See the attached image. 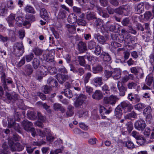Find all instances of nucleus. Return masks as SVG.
Masks as SVG:
<instances>
[{"label": "nucleus", "mask_w": 154, "mask_h": 154, "mask_svg": "<svg viewBox=\"0 0 154 154\" xmlns=\"http://www.w3.org/2000/svg\"><path fill=\"white\" fill-rule=\"evenodd\" d=\"M85 85V89L86 92L88 94H89L90 95L93 92V88L89 86H86V85Z\"/></svg>", "instance_id": "obj_59"}, {"label": "nucleus", "mask_w": 154, "mask_h": 154, "mask_svg": "<svg viewBox=\"0 0 154 154\" xmlns=\"http://www.w3.org/2000/svg\"><path fill=\"white\" fill-rule=\"evenodd\" d=\"M144 11V4L143 2L139 4L135 9V12L137 14L142 13Z\"/></svg>", "instance_id": "obj_21"}, {"label": "nucleus", "mask_w": 154, "mask_h": 154, "mask_svg": "<svg viewBox=\"0 0 154 154\" xmlns=\"http://www.w3.org/2000/svg\"><path fill=\"white\" fill-rule=\"evenodd\" d=\"M102 91L105 95H109L110 94L109 87L106 84H105L102 87Z\"/></svg>", "instance_id": "obj_32"}, {"label": "nucleus", "mask_w": 154, "mask_h": 154, "mask_svg": "<svg viewBox=\"0 0 154 154\" xmlns=\"http://www.w3.org/2000/svg\"><path fill=\"white\" fill-rule=\"evenodd\" d=\"M119 28V25H112L110 26L109 29L110 31L115 32H118Z\"/></svg>", "instance_id": "obj_50"}, {"label": "nucleus", "mask_w": 154, "mask_h": 154, "mask_svg": "<svg viewBox=\"0 0 154 154\" xmlns=\"http://www.w3.org/2000/svg\"><path fill=\"white\" fill-rule=\"evenodd\" d=\"M24 10L26 12L32 14H35V11L34 10V8L30 5H27L24 8Z\"/></svg>", "instance_id": "obj_38"}, {"label": "nucleus", "mask_w": 154, "mask_h": 154, "mask_svg": "<svg viewBox=\"0 0 154 154\" xmlns=\"http://www.w3.org/2000/svg\"><path fill=\"white\" fill-rule=\"evenodd\" d=\"M85 56L78 57L79 64L82 66H84L85 65L86 62L85 59Z\"/></svg>", "instance_id": "obj_34"}, {"label": "nucleus", "mask_w": 154, "mask_h": 154, "mask_svg": "<svg viewBox=\"0 0 154 154\" xmlns=\"http://www.w3.org/2000/svg\"><path fill=\"white\" fill-rule=\"evenodd\" d=\"M25 19L29 21L31 23L35 20V16L31 14H26L25 16Z\"/></svg>", "instance_id": "obj_43"}, {"label": "nucleus", "mask_w": 154, "mask_h": 154, "mask_svg": "<svg viewBox=\"0 0 154 154\" xmlns=\"http://www.w3.org/2000/svg\"><path fill=\"white\" fill-rule=\"evenodd\" d=\"M66 12L62 9H60L58 14V17L60 19H63L66 17Z\"/></svg>", "instance_id": "obj_52"}, {"label": "nucleus", "mask_w": 154, "mask_h": 154, "mask_svg": "<svg viewBox=\"0 0 154 154\" xmlns=\"http://www.w3.org/2000/svg\"><path fill=\"white\" fill-rule=\"evenodd\" d=\"M100 57L102 58L104 61L109 62L111 60V59L109 55L104 52L103 51L100 55Z\"/></svg>", "instance_id": "obj_23"}, {"label": "nucleus", "mask_w": 154, "mask_h": 154, "mask_svg": "<svg viewBox=\"0 0 154 154\" xmlns=\"http://www.w3.org/2000/svg\"><path fill=\"white\" fill-rule=\"evenodd\" d=\"M87 98L86 96L83 94L79 95L78 98L75 101L74 106L76 108H84L86 106L85 101Z\"/></svg>", "instance_id": "obj_2"}, {"label": "nucleus", "mask_w": 154, "mask_h": 154, "mask_svg": "<svg viewBox=\"0 0 154 154\" xmlns=\"http://www.w3.org/2000/svg\"><path fill=\"white\" fill-rule=\"evenodd\" d=\"M77 16L73 13L69 14L68 17V20L70 23H76L77 19Z\"/></svg>", "instance_id": "obj_22"}, {"label": "nucleus", "mask_w": 154, "mask_h": 154, "mask_svg": "<svg viewBox=\"0 0 154 154\" xmlns=\"http://www.w3.org/2000/svg\"><path fill=\"white\" fill-rule=\"evenodd\" d=\"M102 48L99 45H97V46L95 48V50L94 51V53L97 56H98L100 55L101 52Z\"/></svg>", "instance_id": "obj_54"}, {"label": "nucleus", "mask_w": 154, "mask_h": 154, "mask_svg": "<svg viewBox=\"0 0 154 154\" xmlns=\"http://www.w3.org/2000/svg\"><path fill=\"white\" fill-rule=\"evenodd\" d=\"M47 83L50 87H57L58 85L57 80L52 77H50L48 79Z\"/></svg>", "instance_id": "obj_12"}, {"label": "nucleus", "mask_w": 154, "mask_h": 154, "mask_svg": "<svg viewBox=\"0 0 154 154\" xmlns=\"http://www.w3.org/2000/svg\"><path fill=\"white\" fill-rule=\"evenodd\" d=\"M8 128H11L14 127L15 122L12 119H8Z\"/></svg>", "instance_id": "obj_58"}, {"label": "nucleus", "mask_w": 154, "mask_h": 154, "mask_svg": "<svg viewBox=\"0 0 154 154\" xmlns=\"http://www.w3.org/2000/svg\"><path fill=\"white\" fill-rule=\"evenodd\" d=\"M27 115L28 118L31 120L35 119L37 117L36 114L32 111H30L28 112L27 113Z\"/></svg>", "instance_id": "obj_48"}, {"label": "nucleus", "mask_w": 154, "mask_h": 154, "mask_svg": "<svg viewBox=\"0 0 154 154\" xmlns=\"http://www.w3.org/2000/svg\"><path fill=\"white\" fill-rule=\"evenodd\" d=\"M115 115L116 117L120 119L122 116V110L119 106L115 109Z\"/></svg>", "instance_id": "obj_28"}, {"label": "nucleus", "mask_w": 154, "mask_h": 154, "mask_svg": "<svg viewBox=\"0 0 154 154\" xmlns=\"http://www.w3.org/2000/svg\"><path fill=\"white\" fill-rule=\"evenodd\" d=\"M125 146L128 148L131 149H132L135 147L134 143L130 140H128L126 142Z\"/></svg>", "instance_id": "obj_46"}, {"label": "nucleus", "mask_w": 154, "mask_h": 154, "mask_svg": "<svg viewBox=\"0 0 154 154\" xmlns=\"http://www.w3.org/2000/svg\"><path fill=\"white\" fill-rule=\"evenodd\" d=\"M103 78L101 77H96L92 80V82L95 84H98L100 86L103 84Z\"/></svg>", "instance_id": "obj_30"}, {"label": "nucleus", "mask_w": 154, "mask_h": 154, "mask_svg": "<svg viewBox=\"0 0 154 154\" xmlns=\"http://www.w3.org/2000/svg\"><path fill=\"white\" fill-rule=\"evenodd\" d=\"M109 99L110 101V104L112 105H114L117 101L119 100V98L117 96L111 95L109 97Z\"/></svg>", "instance_id": "obj_33"}, {"label": "nucleus", "mask_w": 154, "mask_h": 154, "mask_svg": "<svg viewBox=\"0 0 154 154\" xmlns=\"http://www.w3.org/2000/svg\"><path fill=\"white\" fill-rule=\"evenodd\" d=\"M40 15L42 18L46 20L49 18L50 14L49 12H47L45 8H42L40 11Z\"/></svg>", "instance_id": "obj_14"}, {"label": "nucleus", "mask_w": 154, "mask_h": 154, "mask_svg": "<svg viewBox=\"0 0 154 154\" xmlns=\"http://www.w3.org/2000/svg\"><path fill=\"white\" fill-rule=\"evenodd\" d=\"M39 70L40 73V75L45 76L47 74L48 69L45 66L42 65L40 66Z\"/></svg>", "instance_id": "obj_27"}, {"label": "nucleus", "mask_w": 154, "mask_h": 154, "mask_svg": "<svg viewBox=\"0 0 154 154\" xmlns=\"http://www.w3.org/2000/svg\"><path fill=\"white\" fill-rule=\"evenodd\" d=\"M111 38L114 41H118L119 40L118 34L115 33L111 35Z\"/></svg>", "instance_id": "obj_64"}, {"label": "nucleus", "mask_w": 154, "mask_h": 154, "mask_svg": "<svg viewBox=\"0 0 154 154\" xmlns=\"http://www.w3.org/2000/svg\"><path fill=\"white\" fill-rule=\"evenodd\" d=\"M112 110L110 108L109 109H107L103 106H100V112L102 118L103 119L106 118V116L109 114Z\"/></svg>", "instance_id": "obj_11"}, {"label": "nucleus", "mask_w": 154, "mask_h": 154, "mask_svg": "<svg viewBox=\"0 0 154 154\" xmlns=\"http://www.w3.org/2000/svg\"><path fill=\"white\" fill-rule=\"evenodd\" d=\"M131 135L136 140L139 138L140 140V139H143V138L141 137L142 135L140 134L138 132L135 131H134L132 132Z\"/></svg>", "instance_id": "obj_47"}, {"label": "nucleus", "mask_w": 154, "mask_h": 154, "mask_svg": "<svg viewBox=\"0 0 154 154\" xmlns=\"http://www.w3.org/2000/svg\"><path fill=\"white\" fill-rule=\"evenodd\" d=\"M64 95L69 98H71L73 97V95L71 91L69 89H65L64 92H62Z\"/></svg>", "instance_id": "obj_42"}, {"label": "nucleus", "mask_w": 154, "mask_h": 154, "mask_svg": "<svg viewBox=\"0 0 154 154\" xmlns=\"http://www.w3.org/2000/svg\"><path fill=\"white\" fill-rule=\"evenodd\" d=\"M103 97L102 92L100 90H96L92 95V97L94 99L99 100L102 99Z\"/></svg>", "instance_id": "obj_13"}, {"label": "nucleus", "mask_w": 154, "mask_h": 154, "mask_svg": "<svg viewBox=\"0 0 154 154\" xmlns=\"http://www.w3.org/2000/svg\"><path fill=\"white\" fill-rule=\"evenodd\" d=\"M43 87V92L45 94H48L51 91V87L48 86V85H45Z\"/></svg>", "instance_id": "obj_60"}, {"label": "nucleus", "mask_w": 154, "mask_h": 154, "mask_svg": "<svg viewBox=\"0 0 154 154\" xmlns=\"http://www.w3.org/2000/svg\"><path fill=\"white\" fill-rule=\"evenodd\" d=\"M130 22L128 18H125L124 19L122 22V24L124 26H128L130 23Z\"/></svg>", "instance_id": "obj_61"}, {"label": "nucleus", "mask_w": 154, "mask_h": 154, "mask_svg": "<svg viewBox=\"0 0 154 154\" xmlns=\"http://www.w3.org/2000/svg\"><path fill=\"white\" fill-rule=\"evenodd\" d=\"M145 107V105L143 103H140L135 105L134 106V108L139 111H141Z\"/></svg>", "instance_id": "obj_51"}, {"label": "nucleus", "mask_w": 154, "mask_h": 154, "mask_svg": "<svg viewBox=\"0 0 154 154\" xmlns=\"http://www.w3.org/2000/svg\"><path fill=\"white\" fill-rule=\"evenodd\" d=\"M8 143L10 150L12 152L20 151L24 149V145L19 142H17L14 143L12 140L10 139L8 140Z\"/></svg>", "instance_id": "obj_1"}, {"label": "nucleus", "mask_w": 154, "mask_h": 154, "mask_svg": "<svg viewBox=\"0 0 154 154\" xmlns=\"http://www.w3.org/2000/svg\"><path fill=\"white\" fill-rule=\"evenodd\" d=\"M135 128L139 131H143L146 127L145 122L141 119L137 121L134 124Z\"/></svg>", "instance_id": "obj_6"}, {"label": "nucleus", "mask_w": 154, "mask_h": 154, "mask_svg": "<svg viewBox=\"0 0 154 154\" xmlns=\"http://www.w3.org/2000/svg\"><path fill=\"white\" fill-rule=\"evenodd\" d=\"M95 14L93 12H88L86 14V18L88 20L96 19Z\"/></svg>", "instance_id": "obj_37"}, {"label": "nucleus", "mask_w": 154, "mask_h": 154, "mask_svg": "<svg viewBox=\"0 0 154 154\" xmlns=\"http://www.w3.org/2000/svg\"><path fill=\"white\" fill-rule=\"evenodd\" d=\"M97 43L94 40H92L88 42V47L90 50L95 48L97 46Z\"/></svg>", "instance_id": "obj_31"}, {"label": "nucleus", "mask_w": 154, "mask_h": 154, "mask_svg": "<svg viewBox=\"0 0 154 154\" xmlns=\"http://www.w3.org/2000/svg\"><path fill=\"white\" fill-rule=\"evenodd\" d=\"M77 73L79 76H81L83 75L85 73V71L84 68L82 67L79 68L77 70Z\"/></svg>", "instance_id": "obj_62"}, {"label": "nucleus", "mask_w": 154, "mask_h": 154, "mask_svg": "<svg viewBox=\"0 0 154 154\" xmlns=\"http://www.w3.org/2000/svg\"><path fill=\"white\" fill-rule=\"evenodd\" d=\"M94 21V25L96 28L97 32L103 33L104 30V28L103 24V20L99 18H97Z\"/></svg>", "instance_id": "obj_4"}, {"label": "nucleus", "mask_w": 154, "mask_h": 154, "mask_svg": "<svg viewBox=\"0 0 154 154\" xmlns=\"http://www.w3.org/2000/svg\"><path fill=\"white\" fill-rule=\"evenodd\" d=\"M127 128L129 133H130L133 129V125L131 122H128L126 124Z\"/></svg>", "instance_id": "obj_63"}, {"label": "nucleus", "mask_w": 154, "mask_h": 154, "mask_svg": "<svg viewBox=\"0 0 154 154\" xmlns=\"http://www.w3.org/2000/svg\"><path fill=\"white\" fill-rule=\"evenodd\" d=\"M23 70L28 75L31 74L33 71V69L32 66L29 64H28L25 66L24 67Z\"/></svg>", "instance_id": "obj_29"}, {"label": "nucleus", "mask_w": 154, "mask_h": 154, "mask_svg": "<svg viewBox=\"0 0 154 154\" xmlns=\"http://www.w3.org/2000/svg\"><path fill=\"white\" fill-rule=\"evenodd\" d=\"M127 87L129 89H135L137 86V84L134 82H129L127 85Z\"/></svg>", "instance_id": "obj_57"}, {"label": "nucleus", "mask_w": 154, "mask_h": 154, "mask_svg": "<svg viewBox=\"0 0 154 154\" xmlns=\"http://www.w3.org/2000/svg\"><path fill=\"white\" fill-rule=\"evenodd\" d=\"M5 96L7 99L12 102L16 101L18 98V94L15 93L11 94L8 92H6Z\"/></svg>", "instance_id": "obj_18"}, {"label": "nucleus", "mask_w": 154, "mask_h": 154, "mask_svg": "<svg viewBox=\"0 0 154 154\" xmlns=\"http://www.w3.org/2000/svg\"><path fill=\"white\" fill-rule=\"evenodd\" d=\"M119 90V94L121 96H124L125 95L126 92L127 91L126 87L123 86L122 84L120 85L119 82L118 83L117 85Z\"/></svg>", "instance_id": "obj_17"}, {"label": "nucleus", "mask_w": 154, "mask_h": 154, "mask_svg": "<svg viewBox=\"0 0 154 154\" xmlns=\"http://www.w3.org/2000/svg\"><path fill=\"white\" fill-rule=\"evenodd\" d=\"M68 31L70 33H74L76 32V27L74 26L67 25Z\"/></svg>", "instance_id": "obj_45"}, {"label": "nucleus", "mask_w": 154, "mask_h": 154, "mask_svg": "<svg viewBox=\"0 0 154 154\" xmlns=\"http://www.w3.org/2000/svg\"><path fill=\"white\" fill-rule=\"evenodd\" d=\"M119 106L122 107L125 113L131 111L133 108L131 104L125 101L122 102Z\"/></svg>", "instance_id": "obj_5"}, {"label": "nucleus", "mask_w": 154, "mask_h": 154, "mask_svg": "<svg viewBox=\"0 0 154 154\" xmlns=\"http://www.w3.org/2000/svg\"><path fill=\"white\" fill-rule=\"evenodd\" d=\"M73 107L71 106H69L68 107V111L66 113L67 117H70L73 114Z\"/></svg>", "instance_id": "obj_41"}, {"label": "nucleus", "mask_w": 154, "mask_h": 154, "mask_svg": "<svg viewBox=\"0 0 154 154\" xmlns=\"http://www.w3.org/2000/svg\"><path fill=\"white\" fill-rule=\"evenodd\" d=\"M154 79L152 77L149 75H148L146 77L145 81V84L147 85L150 86L152 83Z\"/></svg>", "instance_id": "obj_35"}, {"label": "nucleus", "mask_w": 154, "mask_h": 154, "mask_svg": "<svg viewBox=\"0 0 154 154\" xmlns=\"http://www.w3.org/2000/svg\"><path fill=\"white\" fill-rule=\"evenodd\" d=\"M146 33V37L144 35H142L143 39L145 40V42H148L154 39L153 36L152 35L150 31H147Z\"/></svg>", "instance_id": "obj_20"}, {"label": "nucleus", "mask_w": 154, "mask_h": 154, "mask_svg": "<svg viewBox=\"0 0 154 154\" xmlns=\"http://www.w3.org/2000/svg\"><path fill=\"white\" fill-rule=\"evenodd\" d=\"M141 137L143 138V139H140V140L139 138L137 139V140L136 141V143L139 146H143L145 143L146 140L143 136L142 135Z\"/></svg>", "instance_id": "obj_49"}, {"label": "nucleus", "mask_w": 154, "mask_h": 154, "mask_svg": "<svg viewBox=\"0 0 154 154\" xmlns=\"http://www.w3.org/2000/svg\"><path fill=\"white\" fill-rule=\"evenodd\" d=\"M103 69V67L100 65H97L93 67V72L94 74L100 73Z\"/></svg>", "instance_id": "obj_26"}, {"label": "nucleus", "mask_w": 154, "mask_h": 154, "mask_svg": "<svg viewBox=\"0 0 154 154\" xmlns=\"http://www.w3.org/2000/svg\"><path fill=\"white\" fill-rule=\"evenodd\" d=\"M128 11V6L127 5L120 6L119 8L115 9V12L120 15L123 14L124 15H127Z\"/></svg>", "instance_id": "obj_7"}, {"label": "nucleus", "mask_w": 154, "mask_h": 154, "mask_svg": "<svg viewBox=\"0 0 154 154\" xmlns=\"http://www.w3.org/2000/svg\"><path fill=\"white\" fill-rule=\"evenodd\" d=\"M128 100L134 103L138 102L140 100V98L138 95L134 94L132 93L128 94Z\"/></svg>", "instance_id": "obj_9"}, {"label": "nucleus", "mask_w": 154, "mask_h": 154, "mask_svg": "<svg viewBox=\"0 0 154 154\" xmlns=\"http://www.w3.org/2000/svg\"><path fill=\"white\" fill-rule=\"evenodd\" d=\"M94 39H97L98 42L100 44H103L106 40V37L101 35L98 33H95L94 35Z\"/></svg>", "instance_id": "obj_8"}, {"label": "nucleus", "mask_w": 154, "mask_h": 154, "mask_svg": "<svg viewBox=\"0 0 154 154\" xmlns=\"http://www.w3.org/2000/svg\"><path fill=\"white\" fill-rule=\"evenodd\" d=\"M34 57V55L32 53H30L25 56L26 60L27 62L31 61Z\"/></svg>", "instance_id": "obj_56"}, {"label": "nucleus", "mask_w": 154, "mask_h": 154, "mask_svg": "<svg viewBox=\"0 0 154 154\" xmlns=\"http://www.w3.org/2000/svg\"><path fill=\"white\" fill-rule=\"evenodd\" d=\"M121 71L119 68L114 69L112 71V76L114 79L118 80L121 77Z\"/></svg>", "instance_id": "obj_19"}, {"label": "nucleus", "mask_w": 154, "mask_h": 154, "mask_svg": "<svg viewBox=\"0 0 154 154\" xmlns=\"http://www.w3.org/2000/svg\"><path fill=\"white\" fill-rule=\"evenodd\" d=\"M73 12L77 14L78 16H79L80 15L82 14H84L81 12L82 9L79 7L76 6H74L73 7Z\"/></svg>", "instance_id": "obj_53"}, {"label": "nucleus", "mask_w": 154, "mask_h": 154, "mask_svg": "<svg viewBox=\"0 0 154 154\" xmlns=\"http://www.w3.org/2000/svg\"><path fill=\"white\" fill-rule=\"evenodd\" d=\"M77 45L78 50L81 53L85 52L87 49L86 43L83 42H79Z\"/></svg>", "instance_id": "obj_15"}, {"label": "nucleus", "mask_w": 154, "mask_h": 154, "mask_svg": "<svg viewBox=\"0 0 154 154\" xmlns=\"http://www.w3.org/2000/svg\"><path fill=\"white\" fill-rule=\"evenodd\" d=\"M84 14H82L80 15L79 16L80 18L77 19L76 23L79 26H85L87 24L86 20L84 19Z\"/></svg>", "instance_id": "obj_16"}, {"label": "nucleus", "mask_w": 154, "mask_h": 154, "mask_svg": "<svg viewBox=\"0 0 154 154\" xmlns=\"http://www.w3.org/2000/svg\"><path fill=\"white\" fill-rule=\"evenodd\" d=\"M6 75L5 73H2L1 74V81L2 82V85L4 88L7 89V88L6 87V84L5 82V80L6 79H5Z\"/></svg>", "instance_id": "obj_39"}, {"label": "nucleus", "mask_w": 154, "mask_h": 154, "mask_svg": "<svg viewBox=\"0 0 154 154\" xmlns=\"http://www.w3.org/2000/svg\"><path fill=\"white\" fill-rule=\"evenodd\" d=\"M67 78V75L60 74L57 75V79L60 84L63 83Z\"/></svg>", "instance_id": "obj_24"}, {"label": "nucleus", "mask_w": 154, "mask_h": 154, "mask_svg": "<svg viewBox=\"0 0 154 154\" xmlns=\"http://www.w3.org/2000/svg\"><path fill=\"white\" fill-rule=\"evenodd\" d=\"M144 20L148 21L152 17V14L149 11H146L144 14Z\"/></svg>", "instance_id": "obj_55"}, {"label": "nucleus", "mask_w": 154, "mask_h": 154, "mask_svg": "<svg viewBox=\"0 0 154 154\" xmlns=\"http://www.w3.org/2000/svg\"><path fill=\"white\" fill-rule=\"evenodd\" d=\"M6 87H7V89L4 88V90L6 92H7L8 90V85L9 84H11L13 87V82L11 79L9 78L8 79H6V80H5Z\"/></svg>", "instance_id": "obj_40"}, {"label": "nucleus", "mask_w": 154, "mask_h": 154, "mask_svg": "<svg viewBox=\"0 0 154 154\" xmlns=\"http://www.w3.org/2000/svg\"><path fill=\"white\" fill-rule=\"evenodd\" d=\"M32 63L33 68L35 69H36L38 68L40 64V61L36 58H34Z\"/></svg>", "instance_id": "obj_36"}, {"label": "nucleus", "mask_w": 154, "mask_h": 154, "mask_svg": "<svg viewBox=\"0 0 154 154\" xmlns=\"http://www.w3.org/2000/svg\"><path fill=\"white\" fill-rule=\"evenodd\" d=\"M22 124L24 129L27 131L32 128L33 126V124L31 122L26 119L22 121Z\"/></svg>", "instance_id": "obj_10"}, {"label": "nucleus", "mask_w": 154, "mask_h": 154, "mask_svg": "<svg viewBox=\"0 0 154 154\" xmlns=\"http://www.w3.org/2000/svg\"><path fill=\"white\" fill-rule=\"evenodd\" d=\"M24 46L21 43L17 42L14 45V52L16 56L20 57L24 52Z\"/></svg>", "instance_id": "obj_3"}, {"label": "nucleus", "mask_w": 154, "mask_h": 154, "mask_svg": "<svg viewBox=\"0 0 154 154\" xmlns=\"http://www.w3.org/2000/svg\"><path fill=\"white\" fill-rule=\"evenodd\" d=\"M140 70H142V69L138 67H133L130 68L131 72L136 75L138 74Z\"/></svg>", "instance_id": "obj_44"}, {"label": "nucleus", "mask_w": 154, "mask_h": 154, "mask_svg": "<svg viewBox=\"0 0 154 154\" xmlns=\"http://www.w3.org/2000/svg\"><path fill=\"white\" fill-rule=\"evenodd\" d=\"M92 74L90 72H88L85 74L83 77V80L85 85L89 82L90 78L92 76Z\"/></svg>", "instance_id": "obj_25"}]
</instances>
